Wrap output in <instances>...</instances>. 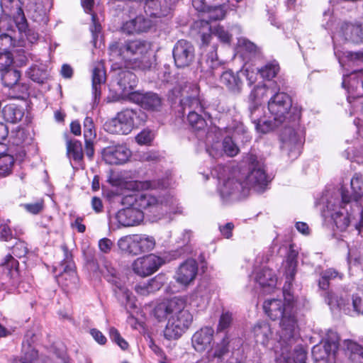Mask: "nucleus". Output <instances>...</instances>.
<instances>
[{
  "label": "nucleus",
  "mask_w": 363,
  "mask_h": 363,
  "mask_svg": "<svg viewBox=\"0 0 363 363\" xmlns=\"http://www.w3.org/2000/svg\"><path fill=\"white\" fill-rule=\"evenodd\" d=\"M286 284L283 289L284 300L288 302L285 305L281 299H269L263 303L265 313L273 320L281 317V326L285 339L295 338L294 334L296 330V318L293 313V306L290 303L293 301V296L289 291L292 281L296 273V255L291 253L286 260Z\"/></svg>",
  "instance_id": "nucleus-1"
},
{
  "label": "nucleus",
  "mask_w": 363,
  "mask_h": 363,
  "mask_svg": "<svg viewBox=\"0 0 363 363\" xmlns=\"http://www.w3.org/2000/svg\"><path fill=\"white\" fill-rule=\"evenodd\" d=\"M108 50L110 60L124 64L127 68L146 71L155 66V57L150 55L151 44L146 40L113 41Z\"/></svg>",
  "instance_id": "nucleus-2"
},
{
  "label": "nucleus",
  "mask_w": 363,
  "mask_h": 363,
  "mask_svg": "<svg viewBox=\"0 0 363 363\" xmlns=\"http://www.w3.org/2000/svg\"><path fill=\"white\" fill-rule=\"evenodd\" d=\"M186 301L181 297H174L159 303L154 309L155 317L159 321L167 320L164 330L167 340H177L191 325L193 317L185 309Z\"/></svg>",
  "instance_id": "nucleus-3"
},
{
  "label": "nucleus",
  "mask_w": 363,
  "mask_h": 363,
  "mask_svg": "<svg viewBox=\"0 0 363 363\" xmlns=\"http://www.w3.org/2000/svg\"><path fill=\"white\" fill-rule=\"evenodd\" d=\"M135 79V75L131 72L123 74V77L118 82V85L123 90V94L129 101L139 104L144 109L158 111L162 106V99L157 94L131 91L136 85Z\"/></svg>",
  "instance_id": "nucleus-4"
},
{
  "label": "nucleus",
  "mask_w": 363,
  "mask_h": 363,
  "mask_svg": "<svg viewBox=\"0 0 363 363\" xmlns=\"http://www.w3.org/2000/svg\"><path fill=\"white\" fill-rule=\"evenodd\" d=\"M0 32L12 31L14 26L19 32L26 31L27 20L21 0H0Z\"/></svg>",
  "instance_id": "nucleus-5"
},
{
  "label": "nucleus",
  "mask_w": 363,
  "mask_h": 363,
  "mask_svg": "<svg viewBox=\"0 0 363 363\" xmlns=\"http://www.w3.org/2000/svg\"><path fill=\"white\" fill-rule=\"evenodd\" d=\"M292 106L291 97L284 92L275 91L268 101V109L274 120L284 123L291 118L289 110Z\"/></svg>",
  "instance_id": "nucleus-6"
},
{
  "label": "nucleus",
  "mask_w": 363,
  "mask_h": 363,
  "mask_svg": "<svg viewBox=\"0 0 363 363\" xmlns=\"http://www.w3.org/2000/svg\"><path fill=\"white\" fill-rule=\"evenodd\" d=\"M281 148L292 160L297 158L301 154L303 143L302 134L295 130L294 127L285 126L280 135Z\"/></svg>",
  "instance_id": "nucleus-7"
},
{
  "label": "nucleus",
  "mask_w": 363,
  "mask_h": 363,
  "mask_svg": "<svg viewBox=\"0 0 363 363\" xmlns=\"http://www.w3.org/2000/svg\"><path fill=\"white\" fill-rule=\"evenodd\" d=\"M325 298L327 303L332 309L339 308L350 315H354L355 313L363 314V294L362 296H353L352 303H350L348 298L342 296H334L331 293H327Z\"/></svg>",
  "instance_id": "nucleus-8"
},
{
  "label": "nucleus",
  "mask_w": 363,
  "mask_h": 363,
  "mask_svg": "<svg viewBox=\"0 0 363 363\" xmlns=\"http://www.w3.org/2000/svg\"><path fill=\"white\" fill-rule=\"evenodd\" d=\"M250 172L242 181L244 189L247 194L251 189L257 191H261L267 184V175L262 164L256 160L255 157L250 156Z\"/></svg>",
  "instance_id": "nucleus-9"
},
{
  "label": "nucleus",
  "mask_w": 363,
  "mask_h": 363,
  "mask_svg": "<svg viewBox=\"0 0 363 363\" xmlns=\"http://www.w3.org/2000/svg\"><path fill=\"white\" fill-rule=\"evenodd\" d=\"M184 109L189 108V112L187 120L192 128L196 130H203L207 126V123L199 112L203 111V106L198 97H187L182 101Z\"/></svg>",
  "instance_id": "nucleus-10"
},
{
  "label": "nucleus",
  "mask_w": 363,
  "mask_h": 363,
  "mask_svg": "<svg viewBox=\"0 0 363 363\" xmlns=\"http://www.w3.org/2000/svg\"><path fill=\"white\" fill-rule=\"evenodd\" d=\"M121 203L125 206H130L141 210L152 208L159 205H168V201L159 199L156 196L145 193H137L125 195L122 198Z\"/></svg>",
  "instance_id": "nucleus-11"
},
{
  "label": "nucleus",
  "mask_w": 363,
  "mask_h": 363,
  "mask_svg": "<svg viewBox=\"0 0 363 363\" xmlns=\"http://www.w3.org/2000/svg\"><path fill=\"white\" fill-rule=\"evenodd\" d=\"M162 264V259L153 254L140 257L133 261L131 268L135 274L145 277L154 274Z\"/></svg>",
  "instance_id": "nucleus-12"
},
{
  "label": "nucleus",
  "mask_w": 363,
  "mask_h": 363,
  "mask_svg": "<svg viewBox=\"0 0 363 363\" xmlns=\"http://www.w3.org/2000/svg\"><path fill=\"white\" fill-rule=\"evenodd\" d=\"M0 265L9 279L7 282L3 284L4 289L11 291L16 288L21 280L18 262L12 255H7L3 258Z\"/></svg>",
  "instance_id": "nucleus-13"
},
{
  "label": "nucleus",
  "mask_w": 363,
  "mask_h": 363,
  "mask_svg": "<svg viewBox=\"0 0 363 363\" xmlns=\"http://www.w3.org/2000/svg\"><path fill=\"white\" fill-rule=\"evenodd\" d=\"M102 157L109 164H122L131 156V151L125 145H110L103 149Z\"/></svg>",
  "instance_id": "nucleus-14"
},
{
  "label": "nucleus",
  "mask_w": 363,
  "mask_h": 363,
  "mask_svg": "<svg viewBox=\"0 0 363 363\" xmlns=\"http://www.w3.org/2000/svg\"><path fill=\"white\" fill-rule=\"evenodd\" d=\"M173 57L178 67L189 66L194 57L193 45L185 40H179L174 47Z\"/></svg>",
  "instance_id": "nucleus-15"
},
{
  "label": "nucleus",
  "mask_w": 363,
  "mask_h": 363,
  "mask_svg": "<svg viewBox=\"0 0 363 363\" xmlns=\"http://www.w3.org/2000/svg\"><path fill=\"white\" fill-rule=\"evenodd\" d=\"M118 228H128L138 225L143 220V213L133 206L119 210L115 215Z\"/></svg>",
  "instance_id": "nucleus-16"
},
{
  "label": "nucleus",
  "mask_w": 363,
  "mask_h": 363,
  "mask_svg": "<svg viewBox=\"0 0 363 363\" xmlns=\"http://www.w3.org/2000/svg\"><path fill=\"white\" fill-rule=\"evenodd\" d=\"M198 264L194 259H187L180 264L174 275V279L179 284L187 286L196 277Z\"/></svg>",
  "instance_id": "nucleus-17"
},
{
  "label": "nucleus",
  "mask_w": 363,
  "mask_h": 363,
  "mask_svg": "<svg viewBox=\"0 0 363 363\" xmlns=\"http://www.w3.org/2000/svg\"><path fill=\"white\" fill-rule=\"evenodd\" d=\"M338 348V342H320L312 348V354L315 361L330 362L335 358Z\"/></svg>",
  "instance_id": "nucleus-18"
},
{
  "label": "nucleus",
  "mask_w": 363,
  "mask_h": 363,
  "mask_svg": "<svg viewBox=\"0 0 363 363\" xmlns=\"http://www.w3.org/2000/svg\"><path fill=\"white\" fill-rule=\"evenodd\" d=\"M220 196L223 198H228L230 196H235L236 198H240L247 195L246 190L244 189L242 181L228 179L225 181L220 189Z\"/></svg>",
  "instance_id": "nucleus-19"
},
{
  "label": "nucleus",
  "mask_w": 363,
  "mask_h": 363,
  "mask_svg": "<svg viewBox=\"0 0 363 363\" xmlns=\"http://www.w3.org/2000/svg\"><path fill=\"white\" fill-rule=\"evenodd\" d=\"M33 343V342H22L21 355L14 357L11 363H39L38 351Z\"/></svg>",
  "instance_id": "nucleus-20"
},
{
  "label": "nucleus",
  "mask_w": 363,
  "mask_h": 363,
  "mask_svg": "<svg viewBox=\"0 0 363 363\" xmlns=\"http://www.w3.org/2000/svg\"><path fill=\"white\" fill-rule=\"evenodd\" d=\"M151 27L150 20L142 16H136L135 18L126 21L122 26L124 33L128 35L146 32Z\"/></svg>",
  "instance_id": "nucleus-21"
},
{
  "label": "nucleus",
  "mask_w": 363,
  "mask_h": 363,
  "mask_svg": "<svg viewBox=\"0 0 363 363\" xmlns=\"http://www.w3.org/2000/svg\"><path fill=\"white\" fill-rule=\"evenodd\" d=\"M275 82H270L269 84H258L252 90L249 95V99L252 103L259 104V101L269 96H272L275 91H279Z\"/></svg>",
  "instance_id": "nucleus-22"
},
{
  "label": "nucleus",
  "mask_w": 363,
  "mask_h": 363,
  "mask_svg": "<svg viewBox=\"0 0 363 363\" xmlns=\"http://www.w3.org/2000/svg\"><path fill=\"white\" fill-rule=\"evenodd\" d=\"M222 121L226 122V125L223 128L227 133H232L234 135H242L247 133V128L240 121L238 115L231 116L230 114L224 115Z\"/></svg>",
  "instance_id": "nucleus-23"
},
{
  "label": "nucleus",
  "mask_w": 363,
  "mask_h": 363,
  "mask_svg": "<svg viewBox=\"0 0 363 363\" xmlns=\"http://www.w3.org/2000/svg\"><path fill=\"white\" fill-rule=\"evenodd\" d=\"M92 91L94 101L99 100L101 96V87L106 82V71L101 65H99L92 71Z\"/></svg>",
  "instance_id": "nucleus-24"
},
{
  "label": "nucleus",
  "mask_w": 363,
  "mask_h": 363,
  "mask_svg": "<svg viewBox=\"0 0 363 363\" xmlns=\"http://www.w3.org/2000/svg\"><path fill=\"white\" fill-rule=\"evenodd\" d=\"M145 9L150 16L159 18L167 16L170 9L167 0H146Z\"/></svg>",
  "instance_id": "nucleus-25"
},
{
  "label": "nucleus",
  "mask_w": 363,
  "mask_h": 363,
  "mask_svg": "<svg viewBox=\"0 0 363 363\" xmlns=\"http://www.w3.org/2000/svg\"><path fill=\"white\" fill-rule=\"evenodd\" d=\"M255 281L262 288H270L275 287L277 278L272 269L264 267L256 272Z\"/></svg>",
  "instance_id": "nucleus-26"
},
{
  "label": "nucleus",
  "mask_w": 363,
  "mask_h": 363,
  "mask_svg": "<svg viewBox=\"0 0 363 363\" xmlns=\"http://www.w3.org/2000/svg\"><path fill=\"white\" fill-rule=\"evenodd\" d=\"M220 83L225 86L231 91H239L242 81L238 72H234L231 69L223 72L220 78Z\"/></svg>",
  "instance_id": "nucleus-27"
},
{
  "label": "nucleus",
  "mask_w": 363,
  "mask_h": 363,
  "mask_svg": "<svg viewBox=\"0 0 363 363\" xmlns=\"http://www.w3.org/2000/svg\"><path fill=\"white\" fill-rule=\"evenodd\" d=\"M26 75L33 82L43 84L48 77L47 66L42 62L31 65L26 71Z\"/></svg>",
  "instance_id": "nucleus-28"
},
{
  "label": "nucleus",
  "mask_w": 363,
  "mask_h": 363,
  "mask_svg": "<svg viewBox=\"0 0 363 363\" xmlns=\"http://www.w3.org/2000/svg\"><path fill=\"white\" fill-rule=\"evenodd\" d=\"M135 234L127 235L121 237L117 242L119 250L129 255L136 256L138 254V245L136 244Z\"/></svg>",
  "instance_id": "nucleus-29"
},
{
  "label": "nucleus",
  "mask_w": 363,
  "mask_h": 363,
  "mask_svg": "<svg viewBox=\"0 0 363 363\" xmlns=\"http://www.w3.org/2000/svg\"><path fill=\"white\" fill-rule=\"evenodd\" d=\"M226 13V9L224 5H218L208 7V9L203 18L200 21L195 23V26L199 27V25H203L204 22H208L210 21H218L222 20Z\"/></svg>",
  "instance_id": "nucleus-30"
},
{
  "label": "nucleus",
  "mask_w": 363,
  "mask_h": 363,
  "mask_svg": "<svg viewBox=\"0 0 363 363\" xmlns=\"http://www.w3.org/2000/svg\"><path fill=\"white\" fill-rule=\"evenodd\" d=\"M138 254L140 255L152 250L155 247V240L152 236L145 234H135Z\"/></svg>",
  "instance_id": "nucleus-31"
},
{
  "label": "nucleus",
  "mask_w": 363,
  "mask_h": 363,
  "mask_svg": "<svg viewBox=\"0 0 363 363\" xmlns=\"http://www.w3.org/2000/svg\"><path fill=\"white\" fill-rule=\"evenodd\" d=\"M69 264H67L63 272L58 277V281L65 287H69L71 285H75L77 281V275L72 266L70 264L69 261H67Z\"/></svg>",
  "instance_id": "nucleus-32"
},
{
  "label": "nucleus",
  "mask_w": 363,
  "mask_h": 363,
  "mask_svg": "<svg viewBox=\"0 0 363 363\" xmlns=\"http://www.w3.org/2000/svg\"><path fill=\"white\" fill-rule=\"evenodd\" d=\"M168 186L167 184L164 183H156L155 182L152 181H145V182H140V181H132L130 182H128L125 184V188L133 191H139L140 190H145V189H155V188H167Z\"/></svg>",
  "instance_id": "nucleus-33"
},
{
  "label": "nucleus",
  "mask_w": 363,
  "mask_h": 363,
  "mask_svg": "<svg viewBox=\"0 0 363 363\" xmlns=\"http://www.w3.org/2000/svg\"><path fill=\"white\" fill-rule=\"evenodd\" d=\"M67 154L69 158H72L77 162H80L83 160V150L80 141L77 140H70L67 141Z\"/></svg>",
  "instance_id": "nucleus-34"
},
{
  "label": "nucleus",
  "mask_w": 363,
  "mask_h": 363,
  "mask_svg": "<svg viewBox=\"0 0 363 363\" xmlns=\"http://www.w3.org/2000/svg\"><path fill=\"white\" fill-rule=\"evenodd\" d=\"M2 113L4 119L11 123L21 121L23 116V111L14 104L6 105L3 108Z\"/></svg>",
  "instance_id": "nucleus-35"
},
{
  "label": "nucleus",
  "mask_w": 363,
  "mask_h": 363,
  "mask_svg": "<svg viewBox=\"0 0 363 363\" xmlns=\"http://www.w3.org/2000/svg\"><path fill=\"white\" fill-rule=\"evenodd\" d=\"M136 113L131 109H125L119 112L116 116L123 124L124 130L129 133L134 127V118Z\"/></svg>",
  "instance_id": "nucleus-36"
},
{
  "label": "nucleus",
  "mask_w": 363,
  "mask_h": 363,
  "mask_svg": "<svg viewBox=\"0 0 363 363\" xmlns=\"http://www.w3.org/2000/svg\"><path fill=\"white\" fill-rule=\"evenodd\" d=\"M20 78V72L13 68L1 72L2 83L4 86L9 89L15 86L18 82Z\"/></svg>",
  "instance_id": "nucleus-37"
},
{
  "label": "nucleus",
  "mask_w": 363,
  "mask_h": 363,
  "mask_svg": "<svg viewBox=\"0 0 363 363\" xmlns=\"http://www.w3.org/2000/svg\"><path fill=\"white\" fill-rule=\"evenodd\" d=\"M352 191V197L357 200L363 197V175L359 173H355L350 182Z\"/></svg>",
  "instance_id": "nucleus-38"
},
{
  "label": "nucleus",
  "mask_w": 363,
  "mask_h": 363,
  "mask_svg": "<svg viewBox=\"0 0 363 363\" xmlns=\"http://www.w3.org/2000/svg\"><path fill=\"white\" fill-rule=\"evenodd\" d=\"M114 292L118 299L122 303L126 305H129L130 307H134V296L132 293L125 286H117L114 289Z\"/></svg>",
  "instance_id": "nucleus-39"
},
{
  "label": "nucleus",
  "mask_w": 363,
  "mask_h": 363,
  "mask_svg": "<svg viewBox=\"0 0 363 363\" xmlns=\"http://www.w3.org/2000/svg\"><path fill=\"white\" fill-rule=\"evenodd\" d=\"M14 163L13 156L0 152V175L6 177L11 172Z\"/></svg>",
  "instance_id": "nucleus-40"
},
{
  "label": "nucleus",
  "mask_w": 363,
  "mask_h": 363,
  "mask_svg": "<svg viewBox=\"0 0 363 363\" xmlns=\"http://www.w3.org/2000/svg\"><path fill=\"white\" fill-rule=\"evenodd\" d=\"M104 126L106 130L112 134L128 135L129 133L128 131L124 130L123 124L116 117L106 122Z\"/></svg>",
  "instance_id": "nucleus-41"
},
{
  "label": "nucleus",
  "mask_w": 363,
  "mask_h": 363,
  "mask_svg": "<svg viewBox=\"0 0 363 363\" xmlns=\"http://www.w3.org/2000/svg\"><path fill=\"white\" fill-rule=\"evenodd\" d=\"M50 351L61 359L62 363H69V359L67 355L66 346L64 342H52Z\"/></svg>",
  "instance_id": "nucleus-42"
},
{
  "label": "nucleus",
  "mask_w": 363,
  "mask_h": 363,
  "mask_svg": "<svg viewBox=\"0 0 363 363\" xmlns=\"http://www.w3.org/2000/svg\"><path fill=\"white\" fill-rule=\"evenodd\" d=\"M279 71V65L275 62H269L266 64L263 67L259 69L261 76L267 79H271L275 77Z\"/></svg>",
  "instance_id": "nucleus-43"
},
{
  "label": "nucleus",
  "mask_w": 363,
  "mask_h": 363,
  "mask_svg": "<svg viewBox=\"0 0 363 363\" xmlns=\"http://www.w3.org/2000/svg\"><path fill=\"white\" fill-rule=\"evenodd\" d=\"M253 333L255 338L257 340H267L271 335L269 325L266 323L258 324L254 327Z\"/></svg>",
  "instance_id": "nucleus-44"
},
{
  "label": "nucleus",
  "mask_w": 363,
  "mask_h": 363,
  "mask_svg": "<svg viewBox=\"0 0 363 363\" xmlns=\"http://www.w3.org/2000/svg\"><path fill=\"white\" fill-rule=\"evenodd\" d=\"M292 360L294 363H307V352L302 347H298L294 349L291 357L286 359V363H291Z\"/></svg>",
  "instance_id": "nucleus-45"
},
{
  "label": "nucleus",
  "mask_w": 363,
  "mask_h": 363,
  "mask_svg": "<svg viewBox=\"0 0 363 363\" xmlns=\"http://www.w3.org/2000/svg\"><path fill=\"white\" fill-rule=\"evenodd\" d=\"M96 133L91 117H86L84 121V140H94Z\"/></svg>",
  "instance_id": "nucleus-46"
},
{
  "label": "nucleus",
  "mask_w": 363,
  "mask_h": 363,
  "mask_svg": "<svg viewBox=\"0 0 363 363\" xmlns=\"http://www.w3.org/2000/svg\"><path fill=\"white\" fill-rule=\"evenodd\" d=\"M282 123H278L274 120H266L262 121V120L255 125L257 131L262 133H267L271 130H274L276 127L281 124Z\"/></svg>",
  "instance_id": "nucleus-47"
},
{
  "label": "nucleus",
  "mask_w": 363,
  "mask_h": 363,
  "mask_svg": "<svg viewBox=\"0 0 363 363\" xmlns=\"http://www.w3.org/2000/svg\"><path fill=\"white\" fill-rule=\"evenodd\" d=\"M13 57L9 51L0 52V72L1 73L12 68Z\"/></svg>",
  "instance_id": "nucleus-48"
},
{
  "label": "nucleus",
  "mask_w": 363,
  "mask_h": 363,
  "mask_svg": "<svg viewBox=\"0 0 363 363\" xmlns=\"http://www.w3.org/2000/svg\"><path fill=\"white\" fill-rule=\"evenodd\" d=\"M223 148L225 153L230 157L235 156L239 152L238 146L230 137L224 138L223 141Z\"/></svg>",
  "instance_id": "nucleus-49"
},
{
  "label": "nucleus",
  "mask_w": 363,
  "mask_h": 363,
  "mask_svg": "<svg viewBox=\"0 0 363 363\" xmlns=\"http://www.w3.org/2000/svg\"><path fill=\"white\" fill-rule=\"evenodd\" d=\"M12 253L18 258L25 257L28 252L27 244L22 240H17L11 248Z\"/></svg>",
  "instance_id": "nucleus-50"
},
{
  "label": "nucleus",
  "mask_w": 363,
  "mask_h": 363,
  "mask_svg": "<svg viewBox=\"0 0 363 363\" xmlns=\"http://www.w3.org/2000/svg\"><path fill=\"white\" fill-rule=\"evenodd\" d=\"M250 117L252 122L256 125L260 121L263 114V108L259 104L252 103L249 108Z\"/></svg>",
  "instance_id": "nucleus-51"
},
{
  "label": "nucleus",
  "mask_w": 363,
  "mask_h": 363,
  "mask_svg": "<svg viewBox=\"0 0 363 363\" xmlns=\"http://www.w3.org/2000/svg\"><path fill=\"white\" fill-rule=\"evenodd\" d=\"M214 330L211 327L202 328L200 330L195 333L192 340H210L213 337Z\"/></svg>",
  "instance_id": "nucleus-52"
},
{
  "label": "nucleus",
  "mask_w": 363,
  "mask_h": 363,
  "mask_svg": "<svg viewBox=\"0 0 363 363\" xmlns=\"http://www.w3.org/2000/svg\"><path fill=\"white\" fill-rule=\"evenodd\" d=\"M28 89L29 86L27 84L18 82L11 89L14 94L13 97L19 99L23 98L26 95H27Z\"/></svg>",
  "instance_id": "nucleus-53"
},
{
  "label": "nucleus",
  "mask_w": 363,
  "mask_h": 363,
  "mask_svg": "<svg viewBox=\"0 0 363 363\" xmlns=\"http://www.w3.org/2000/svg\"><path fill=\"white\" fill-rule=\"evenodd\" d=\"M201 26H202V31H200L202 45H208L213 34L211 32V26L209 25V23L206 21L204 22V23H203V25Z\"/></svg>",
  "instance_id": "nucleus-54"
},
{
  "label": "nucleus",
  "mask_w": 363,
  "mask_h": 363,
  "mask_svg": "<svg viewBox=\"0 0 363 363\" xmlns=\"http://www.w3.org/2000/svg\"><path fill=\"white\" fill-rule=\"evenodd\" d=\"M332 217L338 228L343 230L349 225V218L346 216H343L342 213L337 212L332 215Z\"/></svg>",
  "instance_id": "nucleus-55"
},
{
  "label": "nucleus",
  "mask_w": 363,
  "mask_h": 363,
  "mask_svg": "<svg viewBox=\"0 0 363 363\" xmlns=\"http://www.w3.org/2000/svg\"><path fill=\"white\" fill-rule=\"evenodd\" d=\"M153 139L151 131L144 130L135 137L136 142L140 145H149Z\"/></svg>",
  "instance_id": "nucleus-56"
},
{
  "label": "nucleus",
  "mask_w": 363,
  "mask_h": 363,
  "mask_svg": "<svg viewBox=\"0 0 363 363\" xmlns=\"http://www.w3.org/2000/svg\"><path fill=\"white\" fill-rule=\"evenodd\" d=\"M233 320L232 314L226 312L223 313L220 318L218 325V331L220 332L226 328H228Z\"/></svg>",
  "instance_id": "nucleus-57"
},
{
  "label": "nucleus",
  "mask_w": 363,
  "mask_h": 363,
  "mask_svg": "<svg viewBox=\"0 0 363 363\" xmlns=\"http://www.w3.org/2000/svg\"><path fill=\"white\" fill-rule=\"evenodd\" d=\"M23 206L28 212L33 214H37L40 213L43 208V201L38 200L35 203H25L23 205Z\"/></svg>",
  "instance_id": "nucleus-58"
},
{
  "label": "nucleus",
  "mask_w": 363,
  "mask_h": 363,
  "mask_svg": "<svg viewBox=\"0 0 363 363\" xmlns=\"http://www.w3.org/2000/svg\"><path fill=\"white\" fill-rule=\"evenodd\" d=\"M212 33L217 36L223 43H229L230 41L231 35L223 27H216Z\"/></svg>",
  "instance_id": "nucleus-59"
},
{
  "label": "nucleus",
  "mask_w": 363,
  "mask_h": 363,
  "mask_svg": "<svg viewBox=\"0 0 363 363\" xmlns=\"http://www.w3.org/2000/svg\"><path fill=\"white\" fill-rule=\"evenodd\" d=\"M113 246V242L111 240L104 238L99 241V247L101 252L105 254L109 253Z\"/></svg>",
  "instance_id": "nucleus-60"
},
{
  "label": "nucleus",
  "mask_w": 363,
  "mask_h": 363,
  "mask_svg": "<svg viewBox=\"0 0 363 363\" xmlns=\"http://www.w3.org/2000/svg\"><path fill=\"white\" fill-rule=\"evenodd\" d=\"M12 38L8 33H1L0 35V50L7 51L6 50L12 45Z\"/></svg>",
  "instance_id": "nucleus-61"
},
{
  "label": "nucleus",
  "mask_w": 363,
  "mask_h": 363,
  "mask_svg": "<svg viewBox=\"0 0 363 363\" xmlns=\"http://www.w3.org/2000/svg\"><path fill=\"white\" fill-rule=\"evenodd\" d=\"M228 352V343H226L225 342H221L220 343L217 344L213 355L214 357H218V359H221Z\"/></svg>",
  "instance_id": "nucleus-62"
},
{
  "label": "nucleus",
  "mask_w": 363,
  "mask_h": 363,
  "mask_svg": "<svg viewBox=\"0 0 363 363\" xmlns=\"http://www.w3.org/2000/svg\"><path fill=\"white\" fill-rule=\"evenodd\" d=\"M148 284L151 293L158 291L163 285L162 278L161 277H155L148 281Z\"/></svg>",
  "instance_id": "nucleus-63"
},
{
  "label": "nucleus",
  "mask_w": 363,
  "mask_h": 363,
  "mask_svg": "<svg viewBox=\"0 0 363 363\" xmlns=\"http://www.w3.org/2000/svg\"><path fill=\"white\" fill-rule=\"evenodd\" d=\"M192 4L196 11L201 13V16L203 18L209 6L206 4L204 0H192Z\"/></svg>",
  "instance_id": "nucleus-64"
}]
</instances>
